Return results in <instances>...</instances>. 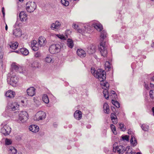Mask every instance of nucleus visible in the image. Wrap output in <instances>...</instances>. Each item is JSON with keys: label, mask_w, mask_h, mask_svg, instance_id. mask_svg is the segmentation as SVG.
<instances>
[{"label": "nucleus", "mask_w": 154, "mask_h": 154, "mask_svg": "<svg viewBox=\"0 0 154 154\" xmlns=\"http://www.w3.org/2000/svg\"><path fill=\"white\" fill-rule=\"evenodd\" d=\"M56 36L59 38L63 40H66L68 37L67 35H66V36H64L63 35L57 34Z\"/></svg>", "instance_id": "72a5a7b5"}, {"label": "nucleus", "mask_w": 154, "mask_h": 154, "mask_svg": "<svg viewBox=\"0 0 154 154\" xmlns=\"http://www.w3.org/2000/svg\"><path fill=\"white\" fill-rule=\"evenodd\" d=\"M122 138L123 140H125L127 141H128L129 140V137L127 135L122 136Z\"/></svg>", "instance_id": "8fccbe9b"}, {"label": "nucleus", "mask_w": 154, "mask_h": 154, "mask_svg": "<svg viewBox=\"0 0 154 154\" xmlns=\"http://www.w3.org/2000/svg\"><path fill=\"white\" fill-rule=\"evenodd\" d=\"M46 114L45 112L42 111L38 112L34 117L35 120L38 121L44 119L46 117Z\"/></svg>", "instance_id": "39448f33"}, {"label": "nucleus", "mask_w": 154, "mask_h": 154, "mask_svg": "<svg viewBox=\"0 0 154 154\" xmlns=\"http://www.w3.org/2000/svg\"><path fill=\"white\" fill-rule=\"evenodd\" d=\"M103 108L104 111L105 113L108 114L109 112V106L108 104L106 103H105L103 105Z\"/></svg>", "instance_id": "bb28decb"}, {"label": "nucleus", "mask_w": 154, "mask_h": 154, "mask_svg": "<svg viewBox=\"0 0 154 154\" xmlns=\"http://www.w3.org/2000/svg\"><path fill=\"white\" fill-rule=\"evenodd\" d=\"M149 95L151 98L154 99V90H150V91Z\"/></svg>", "instance_id": "c03bdc74"}, {"label": "nucleus", "mask_w": 154, "mask_h": 154, "mask_svg": "<svg viewBox=\"0 0 154 154\" xmlns=\"http://www.w3.org/2000/svg\"><path fill=\"white\" fill-rule=\"evenodd\" d=\"M113 134L116 135L117 134V131L115 126L111 124L110 125Z\"/></svg>", "instance_id": "c9c22d12"}, {"label": "nucleus", "mask_w": 154, "mask_h": 154, "mask_svg": "<svg viewBox=\"0 0 154 154\" xmlns=\"http://www.w3.org/2000/svg\"><path fill=\"white\" fill-rule=\"evenodd\" d=\"M130 142L131 145L133 146H136L137 144V140L133 135H132L130 140Z\"/></svg>", "instance_id": "393cba45"}, {"label": "nucleus", "mask_w": 154, "mask_h": 154, "mask_svg": "<svg viewBox=\"0 0 154 154\" xmlns=\"http://www.w3.org/2000/svg\"><path fill=\"white\" fill-rule=\"evenodd\" d=\"M11 131V128L8 125H5L2 129V132L5 135H8Z\"/></svg>", "instance_id": "0eeeda50"}, {"label": "nucleus", "mask_w": 154, "mask_h": 154, "mask_svg": "<svg viewBox=\"0 0 154 154\" xmlns=\"http://www.w3.org/2000/svg\"><path fill=\"white\" fill-rule=\"evenodd\" d=\"M145 87L146 89H148V85H146V84H145Z\"/></svg>", "instance_id": "052dcab7"}, {"label": "nucleus", "mask_w": 154, "mask_h": 154, "mask_svg": "<svg viewBox=\"0 0 154 154\" xmlns=\"http://www.w3.org/2000/svg\"><path fill=\"white\" fill-rule=\"evenodd\" d=\"M142 129L145 131H147L149 129V126L145 124H143L141 126Z\"/></svg>", "instance_id": "a19ab883"}, {"label": "nucleus", "mask_w": 154, "mask_h": 154, "mask_svg": "<svg viewBox=\"0 0 154 154\" xmlns=\"http://www.w3.org/2000/svg\"><path fill=\"white\" fill-rule=\"evenodd\" d=\"M61 2L62 5L66 6H68L69 4V2L66 0H61Z\"/></svg>", "instance_id": "58836bf2"}, {"label": "nucleus", "mask_w": 154, "mask_h": 154, "mask_svg": "<svg viewBox=\"0 0 154 154\" xmlns=\"http://www.w3.org/2000/svg\"><path fill=\"white\" fill-rule=\"evenodd\" d=\"M125 151H126V154H130L131 152L133 151L132 149H131L130 146H127L125 149Z\"/></svg>", "instance_id": "473e14b6"}, {"label": "nucleus", "mask_w": 154, "mask_h": 154, "mask_svg": "<svg viewBox=\"0 0 154 154\" xmlns=\"http://www.w3.org/2000/svg\"><path fill=\"white\" fill-rule=\"evenodd\" d=\"M8 152L9 153L12 154H16L17 151L14 147L11 146L9 148Z\"/></svg>", "instance_id": "cd10ccee"}, {"label": "nucleus", "mask_w": 154, "mask_h": 154, "mask_svg": "<svg viewBox=\"0 0 154 154\" xmlns=\"http://www.w3.org/2000/svg\"><path fill=\"white\" fill-rule=\"evenodd\" d=\"M117 118L116 116L113 113H111V119Z\"/></svg>", "instance_id": "603ef678"}, {"label": "nucleus", "mask_w": 154, "mask_h": 154, "mask_svg": "<svg viewBox=\"0 0 154 154\" xmlns=\"http://www.w3.org/2000/svg\"><path fill=\"white\" fill-rule=\"evenodd\" d=\"M13 34L16 37H20L22 35L21 31L20 28L15 29L13 30Z\"/></svg>", "instance_id": "2eb2a0df"}, {"label": "nucleus", "mask_w": 154, "mask_h": 154, "mask_svg": "<svg viewBox=\"0 0 154 154\" xmlns=\"http://www.w3.org/2000/svg\"><path fill=\"white\" fill-rule=\"evenodd\" d=\"M40 66V63L37 61H35L31 64V67L33 70H35L37 68H39Z\"/></svg>", "instance_id": "5701e85b"}, {"label": "nucleus", "mask_w": 154, "mask_h": 154, "mask_svg": "<svg viewBox=\"0 0 154 154\" xmlns=\"http://www.w3.org/2000/svg\"><path fill=\"white\" fill-rule=\"evenodd\" d=\"M44 62L47 64L53 63L54 60L52 58L51 56L48 55L44 59Z\"/></svg>", "instance_id": "aec40b11"}, {"label": "nucleus", "mask_w": 154, "mask_h": 154, "mask_svg": "<svg viewBox=\"0 0 154 154\" xmlns=\"http://www.w3.org/2000/svg\"><path fill=\"white\" fill-rule=\"evenodd\" d=\"M21 102L23 103H24V101H23V100H22L21 101Z\"/></svg>", "instance_id": "69168bd1"}, {"label": "nucleus", "mask_w": 154, "mask_h": 154, "mask_svg": "<svg viewBox=\"0 0 154 154\" xmlns=\"http://www.w3.org/2000/svg\"><path fill=\"white\" fill-rule=\"evenodd\" d=\"M15 94V92L11 90L8 91L5 93L6 96L10 98H13Z\"/></svg>", "instance_id": "4468645a"}, {"label": "nucleus", "mask_w": 154, "mask_h": 154, "mask_svg": "<svg viewBox=\"0 0 154 154\" xmlns=\"http://www.w3.org/2000/svg\"><path fill=\"white\" fill-rule=\"evenodd\" d=\"M130 154H136V152L134 151H132Z\"/></svg>", "instance_id": "bf43d9fd"}, {"label": "nucleus", "mask_w": 154, "mask_h": 154, "mask_svg": "<svg viewBox=\"0 0 154 154\" xmlns=\"http://www.w3.org/2000/svg\"><path fill=\"white\" fill-rule=\"evenodd\" d=\"M74 117L77 120H79L82 116V113L79 110H76L74 113Z\"/></svg>", "instance_id": "6ab92c4d"}, {"label": "nucleus", "mask_w": 154, "mask_h": 154, "mask_svg": "<svg viewBox=\"0 0 154 154\" xmlns=\"http://www.w3.org/2000/svg\"><path fill=\"white\" fill-rule=\"evenodd\" d=\"M150 86L151 88H153L154 87V85L153 84H152L151 83H150Z\"/></svg>", "instance_id": "6e6d98bb"}, {"label": "nucleus", "mask_w": 154, "mask_h": 154, "mask_svg": "<svg viewBox=\"0 0 154 154\" xmlns=\"http://www.w3.org/2000/svg\"><path fill=\"white\" fill-rule=\"evenodd\" d=\"M111 94H113L114 97H115L117 96L116 94L114 91H112L111 92Z\"/></svg>", "instance_id": "864d4df0"}, {"label": "nucleus", "mask_w": 154, "mask_h": 154, "mask_svg": "<svg viewBox=\"0 0 154 154\" xmlns=\"http://www.w3.org/2000/svg\"><path fill=\"white\" fill-rule=\"evenodd\" d=\"M152 110L153 112V115L154 116V107L152 108Z\"/></svg>", "instance_id": "4d7b16f0"}, {"label": "nucleus", "mask_w": 154, "mask_h": 154, "mask_svg": "<svg viewBox=\"0 0 154 154\" xmlns=\"http://www.w3.org/2000/svg\"><path fill=\"white\" fill-rule=\"evenodd\" d=\"M112 104L116 107L119 108L120 107V104L118 102L112 100Z\"/></svg>", "instance_id": "f704fd0d"}, {"label": "nucleus", "mask_w": 154, "mask_h": 154, "mask_svg": "<svg viewBox=\"0 0 154 154\" xmlns=\"http://www.w3.org/2000/svg\"><path fill=\"white\" fill-rule=\"evenodd\" d=\"M112 96V94H111L110 97Z\"/></svg>", "instance_id": "774afa93"}, {"label": "nucleus", "mask_w": 154, "mask_h": 154, "mask_svg": "<svg viewBox=\"0 0 154 154\" xmlns=\"http://www.w3.org/2000/svg\"><path fill=\"white\" fill-rule=\"evenodd\" d=\"M42 100L46 103H49V99L48 96L46 94L44 95L42 97Z\"/></svg>", "instance_id": "7c9ffc66"}, {"label": "nucleus", "mask_w": 154, "mask_h": 154, "mask_svg": "<svg viewBox=\"0 0 154 154\" xmlns=\"http://www.w3.org/2000/svg\"><path fill=\"white\" fill-rule=\"evenodd\" d=\"M107 37V33L104 30L101 32L100 37L103 40L104 39Z\"/></svg>", "instance_id": "2f4dec72"}, {"label": "nucleus", "mask_w": 154, "mask_h": 154, "mask_svg": "<svg viewBox=\"0 0 154 154\" xmlns=\"http://www.w3.org/2000/svg\"><path fill=\"white\" fill-rule=\"evenodd\" d=\"M36 7V5L34 2H28L26 5V10L29 13L33 12L35 9Z\"/></svg>", "instance_id": "20e7f679"}, {"label": "nucleus", "mask_w": 154, "mask_h": 154, "mask_svg": "<svg viewBox=\"0 0 154 154\" xmlns=\"http://www.w3.org/2000/svg\"><path fill=\"white\" fill-rule=\"evenodd\" d=\"M151 81L152 82H154V76L151 79Z\"/></svg>", "instance_id": "680f3d73"}, {"label": "nucleus", "mask_w": 154, "mask_h": 154, "mask_svg": "<svg viewBox=\"0 0 154 154\" xmlns=\"http://www.w3.org/2000/svg\"><path fill=\"white\" fill-rule=\"evenodd\" d=\"M41 54L39 52H37L35 53L34 56L36 58H39L41 57Z\"/></svg>", "instance_id": "49530a36"}, {"label": "nucleus", "mask_w": 154, "mask_h": 154, "mask_svg": "<svg viewBox=\"0 0 154 154\" xmlns=\"http://www.w3.org/2000/svg\"><path fill=\"white\" fill-rule=\"evenodd\" d=\"M18 43L17 42H13L11 43L9 46L13 50H15L18 47Z\"/></svg>", "instance_id": "b1692460"}, {"label": "nucleus", "mask_w": 154, "mask_h": 154, "mask_svg": "<svg viewBox=\"0 0 154 154\" xmlns=\"http://www.w3.org/2000/svg\"><path fill=\"white\" fill-rule=\"evenodd\" d=\"M11 66L13 69L16 70H17L19 68L17 64L15 63H13L11 65Z\"/></svg>", "instance_id": "e433bc0d"}, {"label": "nucleus", "mask_w": 154, "mask_h": 154, "mask_svg": "<svg viewBox=\"0 0 154 154\" xmlns=\"http://www.w3.org/2000/svg\"><path fill=\"white\" fill-rule=\"evenodd\" d=\"M2 12L4 16L5 14V9L4 7H3L2 8Z\"/></svg>", "instance_id": "5fc2aeb1"}, {"label": "nucleus", "mask_w": 154, "mask_h": 154, "mask_svg": "<svg viewBox=\"0 0 154 154\" xmlns=\"http://www.w3.org/2000/svg\"><path fill=\"white\" fill-rule=\"evenodd\" d=\"M93 26L97 31H101L103 29L102 25L98 22L94 23Z\"/></svg>", "instance_id": "412c9836"}, {"label": "nucleus", "mask_w": 154, "mask_h": 154, "mask_svg": "<svg viewBox=\"0 0 154 154\" xmlns=\"http://www.w3.org/2000/svg\"><path fill=\"white\" fill-rule=\"evenodd\" d=\"M105 66L106 68L110 69L112 67V65L108 61H106L105 63Z\"/></svg>", "instance_id": "79ce46f5"}, {"label": "nucleus", "mask_w": 154, "mask_h": 154, "mask_svg": "<svg viewBox=\"0 0 154 154\" xmlns=\"http://www.w3.org/2000/svg\"><path fill=\"white\" fill-rule=\"evenodd\" d=\"M136 154H142V153L140 152H137Z\"/></svg>", "instance_id": "e2e57ef3"}, {"label": "nucleus", "mask_w": 154, "mask_h": 154, "mask_svg": "<svg viewBox=\"0 0 154 154\" xmlns=\"http://www.w3.org/2000/svg\"><path fill=\"white\" fill-rule=\"evenodd\" d=\"M106 72L102 69H98L96 71V74L94 75V76L99 80L102 82L105 79L106 77Z\"/></svg>", "instance_id": "f03ea898"}, {"label": "nucleus", "mask_w": 154, "mask_h": 154, "mask_svg": "<svg viewBox=\"0 0 154 154\" xmlns=\"http://www.w3.org/2000/svg\"><path fill=\"white\" fill-rule=\"evenodd\" d=\"M5 144L6 145H10L11 143V140L8 138H6L5 141Z\"/></svg>", "instance_id": "37998d69"}, {"label": "nucleus", "mask_w": 154, "mask_h": 154, "mask_svg": "<svg viewBox=\"0 0 154 154\" xmlns=\"http://www.w3.org/2000/svg\"><path fill=\"white\" fill-rule=\"evenodd\" d=\"M8 106L12 111H14L19 109V105L17 102H14L9 104Z\"/></svg>", "instance_id": "f8f14e48"}, {"label": "nucleus", "mask_w": 154, "mask_h": 154, "mask_svg": "<svg viewBox=\"0 0 154 154\" xmlns=\"http://www.w3.org/2000/svg\"><path fill=\"white\" fill-rule=\"evenodd\" d=\"M111 119L114 124H116L117 123V118L112 119Z\"/></svg>", "instance_id": "3c124183"}, {"label": "nucleus", "mask_w": 154, "mask_h": 154, "mask_svg": "<svg viewBox=\"0 0 154 154\" xmlns=\"http://www.w3.org/2000/svg\"><path fill=\"white\" fill-rule=\"evenodd\" d=\"M73 27L74 28L77 29L78 32H80V33L81 32V30L79 29H77V28L78 27V26L77 25H76L75 24H74L73 25Z\"/></svg>", "instance_id": "de8ad7c7"}, {"label": "nucleus", "mask_w": 154, "mask_h": 154, "mask_svg": "<svg viewBox=\"0 0 154 154\" xmlns=\"http://www.w3.org/2000/svg\"><path fill=\"white\" fill-rule=\"evenodd\" d=\"M31 47L32 50L36 51L38 49V45L37 42L35 40L32 41L31 42Z\"/></svg>", "instance_id": "ddd939ff"}, {"label": "nucleus", "mask_w": 154, "mask_h": 154, "mask_svg": "<svg viewBox=\"0 0 154 154\" xmlns=\"http://www.w3.org/2000/svg\"><path fill=\"white\" fill-rule=\"evenodd\" d=\"M19 17L21 21L26 20L27 19V15L26 12L22 11L19 14Z\"/></svg>", "instance_id": "dca6fc26"}, {"label": "nucleus", "mask_w": 154, "mask_h": 154, "mask_svg": "<svg viewBox=\"0 0 154 154\" xmlns=\"http://www.w3.org/2000/svg\"><path fill=\"white\" fill-rule=\"evenodd\" d=\"M61 26L60 23L58 21H56L54 23H52L51 25V29L54 30L58 29Z\"/></svg>", "instance_id": "9d476101"}, {"label": "nucleus", "mask_w": 154, "mask_h": 154, "mask_svg": "<svg viewBox=\"0 0 154 154\" xmlns=\"http://www.w3.org/2000/svg\"><path fill=\"white\" fill-rule=\"evenodd\" d=\"M38 42L40 46H44L46 44L47 41L44 37L40 36L38 38Z\"/></svg>", "instance_id": "1a4fd4ad"}, {"label": "nucleus", "mask_w": 154, "mask_h": 154, "mask_svg": "<svg viewBox=\"0 0 154 154\" xmlns=\"http://www.w3.org/2000/svg\"><path fill=\"white\" fill-rule=\"evenodd\" d=\"M23 0H19V1H23Z\"/></svg>", "instance_id": "338daca9"}, {"label": "nucleus", "mask_w": 154, "mask_h": 154, "mask_svg": "<svg viewBox=\"0 0 154 154\" xmlns=\"http://www.w3.org/2000/svg\"><path fill=\"white\" fill-rule=\"evenodd\" d=\"M18 82V79L15 75H13L11 77L9 83L13 86H15Z\"/></svg>", "instance_id": "6e6552de"}, {"label": "nucleus", "mask_w": 154, "mask_h": 154, "mask_svg": "<svg viewBox=\"0 0 154 154\" xmlns=\"http://www.w3.org/2000/svg\"><path fill=\"white\" fill-rule=\"evenodd\" d=\"M153 46L154 47V43H153L152 44V47Z\"/></svg>", "instance_id": "0e129e2a"}, {"label": "nucleus", "mask_w": 154, "mask_h": 154, "mask_svg": "<svg viewBox=\"0 0 154 154\" xmlns=\"http://www.w3.org/2000/svg\"><path fill=\"white\" fill-rule=\"evenodd\" d=\"M67 42L68 46L70 48H72L74 46L73 41L71 39H68L67 40Z\"/></svg>", "instance_id": "c85d7f7f"}, {"label": "nucleus", "mask_w": 154, "mask_h": 154, "mask_svg": "<svg viewBox=\"0 0 154 154\" xmlns=\"http://www.w3.org/2000/svg\"><path fill=\"white\" fill-rule=\"evenodd\" d=\"M103 94L105 98L108 99L109 97V95L107 90H104L103 91Z\"/></svg>", "instance_id": "4c0bfd02"}, {"label": "nucleus", "mask_w": 154, "mask_h": 154, "mask_svg": "<svg viewBox=\"0 0 154 154\" xmlns=\"http://www.w3.org/2000/svg\"><path fill=\"white\" fill-rule=\"evenodd\" d=\"M20 51L21 54L24 55H27L29 54L28 50L25 48H20Z\"/></svg>", "instance_id": "a878e982"}, {"label": "nucleus", "mask_w": 154, "mask_h": 154, "mask_svg": "<svg viewBox=\"0 0 154 154\" xmlns=\"http://www.w3.org/2000/svg\"><path fill=\"white\" fill-rule=\"evenodd\" d=\"M35 89L33 87H31L28 88L26 91L28 95L31 97L34 96L35 94Z\"/></svg>", "instance_id": "9b49d317"}, {"label": "nucleus", "mask_w": 154, "mask_h": 154, "mask_svg": "<svg viewBox=\"0 0 154 154\" xmlns=\"http://www.w3.org/2000/svg\"><path fill=\"white\" fill-rule=\"evenodd\" d=\"M96 50V48L95 46L92 45L90 49V51L91 54H93L95 52Z\"/></svg>", "instance_id": "ea45409f"}, {"label": "nucleus", "mask_w": 154, "mask_h": 154, "mask_svg": "<svg viewBox=\"0 0 154 154\" xmlns=\"http://www.w3.org/2000/svg\"><path fill=\"white\" fill-rule=\"evenodd\" d=\"M116 150L118 153L120 154H122L124 153L125 151V147L122 146H117L116 148Z\"/></svg>", "instance_id": "f3484780"}, {"label": "nucleus", "mask_w": 154, "mask_h": 154, "mask_svg": "<svg viewBox=\"0 0 154 154\" xmlns=\"http://www.w3.org/2000/svg\"><path fill=\"white\" fill-rule=\"evenodd\" d=\"M119 128L120 130L123 131H125V128L124 127V125L122 123H120L119 125Z\"/></svg>", "instance_id": "a18cd8bd"}, {"label": "nucleus", "mask_w": 154, "mask_h": 154, "mask_svg": "<svg viewBox=\"0 0 154 154\" xmlns=\"http://www.w3.org/2000/svg\"><path fill=\"white\" fill-rule=\"evenodd\" d=\"M101 85H102V88L105 90H107L109 86V83L106 82H103V83H101Z\"/></svg>", "instance_id": "c756f323"}, {"label": "nucleus", "mask_w": 154, "mask_h": 154, "mask_svg": "<svg viewBox=\"0 0 154 154\" xmlns=\"http://www.w3.org/2000/svg\"><path fill=\"white\" fill-rule=\"evenodd\" d=\"M99 50L101 55L104 57H106L107 55V51L106 43L102 42L100 43L98 46Z\"/></svg>", "instance_id": "f257e3e1"}, {"label": "nucleus", "mask_w": 154, "mask_h": 154, "mask_svg": "<svg viewBox=\"0 0 154 154\" xmlns=\"http://www.w3.org/2000/svg\"><path fill=\"white\" fill-rule=\"evenodd\" d=\"M18 119L22 122H25L28 119V115L25 111L20 112L18 115Z\"/></svg>", "instance_id": "423d86ee"}, {"label": "nucleus", "mask_w": 154, "mask_h": 154, "mask_svg": "<svg viewBox=\"0 0 154 154\" xmlns=\"http://www.w3.org/2000/svg\"><path fill=\"white\" fill-rule=\"evenodd\" d=\"M77 54L78 56L81 57H84L86 55L85 51L82 49H78Z\"/></svg>", "instance_id": "4be33fe9"}, {"label": "nucleus", "mask_w": 154, "mask_h": 154, "mask_svg": "<svg viewBox=\"0 0 154 154\" xmlns=\"http://www.w3.org/2000/svg\"><path fill=\"white\" fill-rule=\"evenodd\" d=\"M61 47L58 44L51 45L49 48L50 52L52 54H55L58 53L60 50Z\"/></svg>", "instance_id": "7ed1b4c3"}, {"label": "nucleus", "mask_w": 154, "mask_h": 154, "mask_svg": "<svg viewBox=\"0 0 154 154\" xmlns=\"http://www.w3.org/2000/svg\"><path fill=\"white\" fill-rule=\"evenodd\" d=\"M8 26L6 24V26H5V29L7 31V30H8Z\"/></svg>", "instance_id": "13d9d810"}, {"label": "nucleus", "mask_w": 154, "mask_h": 154, "mask_svg": "<svg viewBox=\"0 0 154 154\" xmlns=\"http://www.w3.org/2000/svg\"><path fill=\"white\" fill-rule=\"evenodd\" d=\"M29 129L30 131L32 132L36 133L38 132L39 130L38 126L35 125H32L29 127Z\"/></svg>", "instance_id": "a211bd4d"}, {"label": "nucleus", "mask_w": 154, "mask_h": 154, "mask_svg": "<svg viewBox=\"0 0 154 154\" xmlns=\"http://www.w3.org/2000/svg\"><path fill=\"white\" fill-rule=\"evenodd\" d=\"M91 73L94 76V75H95L96 74V71L95 70L94 68H91Z\"/></svg>", "instance_id": "09e8293b"}]
</instances>
